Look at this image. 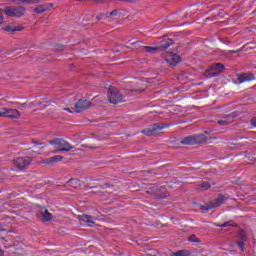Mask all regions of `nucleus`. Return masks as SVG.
Instances as JSON below:
<instances>
[{"mask_svg":"<svg viewBox=\"0 0 256 256\" xmlns=\"http://www.w3.org/2000/svg\"><path fill=\"white\" fill-rule=\"evenodd\" d=\"M67 106L68 107L63 108L64 111H68V113H81L91 107V102L88 100H79L75 104L68 102Z\"/></svg>","mask_w":256,"mask_h":256,"instance_id":"nucleus-1","label":"nucleus"},{"mask_svg":"<svg viewBox=\"0 0 256 256\" xmlns=\"http://www.w3.org/2000/svg\"><path fill=\"white\" fill-rule=\"evenodd\" d=\"M50 145L57 150V153H61V151H71V149H73V145L62 138H56L50 141Z\"/></svg>","mask_w":256,"mask_h":256,"instance_id":"nucleus-2","label":"nucleus"},{"mask_svg":"<svg viewBox=\"0 0 256 256\" xmlns=\"http://www.w3.org/2000/svg\"><path fill=\"white\" fill-rule=\"evenodd\" d=\"M182 145H196L199 143H209V138L205 134H196L181 141Z\"/></svg>","mask_w":256,"mask_h":256,"instance_id":"nucleus-3","label":"nucleus"},{"mask_svg":"<svg viewBox=\"0 0 256 256\" xmlns=\"http://www.w3.org/2000/svg\"><path fill=\"white\" fill-rule=\"evenodd\" d=\"M108 101L109 103H112V105H117L118 103H123V101H125V96H123L121 91L110 87L108 92Z\"/></svg>","mask_w":256,"mask_h":256,"instance_id":"nucleus-4","label":"nucleus"},{"mask_svg":"<svg viewBox=\"0 0 256 256\" xmlns=\"http://www.w3.org/2000/svg\"><path fill=\"white\" fill-rule=\"evenodd\" d=\"M32 161L33 160L29 156L18 157L13 161V165L14 167H17V169H20V171H22V169H25V167H29Z\"/></svg>","mask_w":256,"mask_h":256,"instance_id":"nucleus-5","label":"nucleus"},{"mask_svg":"<svg viewBox=\"0 0 256 256\" xmlns=\"http://www.w3.org/2000/svg\"><path fill=\"white\" fill-rule=\"evenodd\" d=\"M166 127H167V125H165L163 123H156V124L152 125L151 127L144 129L142 131V133L144 135H148V136L157 135V133H159V131L166 129Z\"/></svg>","mask_w":256,"mask_h":256,"instance_id":"nucleus-6","label":"nucleus"},{"mask_svg":"<svg viewBox=\"0 0 256 256\" xmlns=\"http://www.w3.org/2000/svg\"><path fill=\"white\" fill-rule=\"evenodd\" d=\"M208 77H217L220 73H223V64L217 63L207 70Z\"/></svg>","mask_w":256,"mask_h":256,"instance_id":"nucleus-7","label":"nucleus"},{"mask_svg":"<svg viewBox=\"0 0 256 256\" xmlns=\"http://www.w3.org/2000/svg\"><path fill=\"white\" fill-rule=\"evenodd\" d=\"M165 61L166 63H169V65L175 66L178 63H181V56L170 53L165 57Z\"/></svg>","mask_w":256,"mask_h":256,"instance_id":"nucleus-8","label":"nucleus"},{"mask_svg":"<svg viewBox=\"0 0 256 256\" xmlns=\"http://www.w3.org/2000/svg\"><path fill=\"white\" fill-rule=\"evenodd\" d=\"M6 117L9 119H19L21 117V113L17 109L6 108Z\"/></svg>","mask_w":256,"mask_h":256,"instance_id":"nucleus-9","label":"nucleus"},{"mask_svg":"<svg viewBox=\"0 0 256 256\" xmlns=\"http://www.w3.org/2000/svg\"><path fill=\"white\" fill-rule=\"evenodd\" d=\"M239 83H247L249 81H255L253 73H244L238 77Z\"/></svg>","mask_w":256,"mask_h":256,"instance_id":"nucleus-10","label":"nucleus"},{"mask_svg":"<svg viewBox=\"0 0 256 256\" xmlns=\"http://www.w3.org/2000/svg\"><path fill=\"white\" fill-rule=\"evenodd\" d=\"M80 221H83V223H87L88 227H93L95 225V218H93L90 215H81L79 216Z\"/></svg>","mask_w":256,"mask_h":256,"instance_id":"nucleus-11","label":"nucleus"},{"mask_svg":"<svg viewBox=\"0 0 256 256\" xmlns=\"http://www.w3.org/2000/svg\"><path fill=\"white\" fill-rule=\"evenodd\" d=\"M51 7H53V4H44V5H40L37 6L34 11L35 13H45V11H49V9H51Z\"/></svg>","mask_w":256,"mask_h":256,"instance_id":"nucleus-12","label":"nucleus"},{"mask_svg":"<svg viewBox=\"0 0 256 256\" xmlns=\"http://www.w3.org/2000/svg\"><path fill=\"white\" fill-rule=\"evenodd\" d=\"M218 123H219V125H222V126L229 125V123H233V116H231V115L225 116V117L221 118L218 121Z\"/></svg>","mask_w":256,"mask_h":256,"instance_id":"nucleus-13","label":"nucleus"},{"mask_svg":"<svg viewBox=\"0 0 256 256\" xmlns=\"http://www.w3.org/2000/svg\"><path fill=\"white\" fill-rule=\"evenodd\" d=\"M40 218L42 221H49L51 219V213L45 208L41 209Z\"/></svg>","mask_w":256,"mask_h":256,"instance_id":"nucleus-14","label":"nucleus"},{"mask_svg":"<svg viewBox=\"0 0 256 256\" xmlns=\"http://www.w3.org/2000/svg\"><path fill=\"white\" fill-rule=\"evenodd\" d=\"M171 45H173V40L167 38L160 43L159 47L161 49H168V47H171Z\"/></svg>","mask_w":256,"mask_h":256,"instance_id":"nucleus-15","label":"nucleus"},{"mask_svg":"<svg viewBox=\"0 0 256 256\" xmlns=\"http://www.w3.org/2000/svg\"><path fill=\"white\" fill-rule=\"evenodd\" d=\"M26 12L24 7L18 6L14 8V17H21Z\"/></svg>","mask_w":256,"mask_h":256,"instance_id":"nucleus-16","label":"nucleus"},{"mask_svg":"<svg viewBox=\"0 0 256 256\" xmlns=\"http://www.w3.org/2000/svg\"><path fill=\"white\" fill-rule=\"evenodd\" d=\"M59 161H63V156L61 155H56L54 157L49 158L47 161L44 163L50 164V163H59Z\"/></svg>","mask_w":256,"mask_h":256,"instance_id":"nucleus-17","label":"nucleus"},{"mask_svg":"<svg viewBox=\"0 0 256 256\" xmlns=\"http://www.w3.org/2000/svg\"><path fill=\"white\" fill-rule=\"evenodd\" d=\"M8 2L19 5V3H39V0H8Z\"/></svg>","mask_w":256,"mask_h":256,"instance_id":"nucleus-18","label":"nucleus"},{"mask_svg":"<svg viewBox=\"0 0 256 256\" xmlns=\"http://www.w3.org/2000/svg\"><path fill=\"white\" fill-rule=\"evenodd\" d=\"M223 202L221 200H213L209 206H206V211H209V209H215V207H219Z\"/></svg>","mask_w":256,"mask_h":256,"instance_id":"nucleus-19","label":"nucleus"},{"mask_svg":"<svg viewBox=\"0 0 256 256\" xmlns=\"http://www.w3.org/2000/svg\"><path fill=\"white\" fill-rule=\"evenodd\" d=\"M3 30L7 31V33H15V31H21V28L13 27L12 25H8L6 27H3Z\"/></svg>","mask_w":256,"mask_h":256,"instance_id":"nucleus-20","label":"nucleus"},{"mask_svg":"<svg viewBox=\"0 0 256 256\" xmlns=\"http://www.w3.org/2000/svg\"><path fill=\"white\" fill-rule=\"evenodd\" d=\"M4 13L8 16V17H15V8L13 7H6L4 9Z\"/></svg>","mask_w":256,"mask_h":256,"instance_id":"nucleus-21","label":"nucleus"},{"mask_svg":"<svg viewBox=\"0 0 256 256\" xmlns=\"http://www.w3.org/2000/svg\"><path fill=\"white\" fill-rule=\"evenodd\" d=\"M69 183L72 185V187H74L75 189H77V187H81V180L79 179H71L69 180Z\"/></svg>","mask_w":256,"mask_h":256,"instance_id":"nucleus-22","label":"nucleus"},{"mask_svg":"<svg viewBox=\"0 0 256 256\" xmlns=\"http://www.w3.org/2000/svg\"><path fill=\"white\" fill-rule=\"evenodd\" d=\"M159 49L158 47L153 46H143V50L146 51V53H155Z\"/></svg>","mask_w":256,"mask_h":256,"instance_id":"nucleus-23","label":"nucleus"},{"mask_svg":"<svg viewBox=\"0 0 256 256\" xmlns=\"http://www.w3.org/2000/svg\"><path fill=\"white\" fill-rule=\"evenodd\" d=\"M173 256H189V252L187 250H180L172 253Z\"/></svg>","mask_w":256,"mask_h":256,"instance_id":"nucleus-24","label":"nucleus"},{"mask_svg":"<svg viewBox=\"0 0 256 256\" xmlns=\"http://www.w3.org/2000/svg\"><path fill=\"white\" fill-rule=\"evenodd\" d=\"M188 241H190V243H199V238L195 235H191L189 238H188Z\"/></svg>","mask_w":256,"mask_h":256,"instance_id":"nucleus-25","label":"nucleus"},{"mask_svg":"<svg viewBox=\"0 0 256 256\" xmlns=\"http://www.w3.org/2000/svg\"><path fill=\"white\" fill-rule=\"evenodd\" d=\"M7 113H6V108H1L0 109V117H6Z\"/></svg>","mask_w":256,"mask_h":256,"instance_id":"nucleus-26","label":"nucleus"},{"mask_svg":"<svg viewBox=\"0 0 256 256\" xmlns=\"http://www.w3.org/2000/svg\"><path fill=\"white\" fill-rule=\"evenodd\" d=\"M238 247H240L241 251H245V243L238 242Z\"/></svg>","mask_w":256,"mask_h":256,"instance_id":"nucleus-27","label":"nucleus"},{"mask_svg":"<svg viewBox=\"0 0 256 256\" xmlns=\"http://www.w3.org/2000/svg\"><path fill=\"white\" fill-rule=\"evenodd\" d=\"M211 187V185H209L208 183H202V189H209Z\"/></svg>","mask_w":256,"mask_h":256,"instance_id":"nucleus-28","label":"nucleus"},{"mask_svg":"<svg viewBox=\"0 0 256 256\" xmlns=\"http://www.w3.org/2000/svg\"><path fill=\"white\" fill-rule=\"evenodd\" d=\"M115 15H117V10H114V11L109 13V17H113Z\"/></svg>","mask_w":256,"mask_h":256,"instance_id":"nucleus-29","label":"nucleus"},{"mask_svg":"<svg viewBox=\"0 0 256 256\" xmlns=\"http://www.w3.org/2000/svg\"><path fill=\"white\" fill-rule=\"evenodd\" d=\"M217 227H229V222H226V223L221 224V225H217Z\"/></svg>","mask_w":256,"mask_h":256,"instance_id":"nucleus-30","label":"nucleus"},{"mask_svg":"<svg viewBox=\"0 0 256 256\" xmlns=\"http://www.w3.org/2000/svg\"><path fill=\"white\" fill-rule=\"evenodd\" d=\"M251 125H252L253 127H256V118H253V119L251 120Z\"/></svg>","mask_w":256,"mask_h":256,"instance_id":"nucleus-31","label":"nucleus"},{"mask_svg":"<svg viewBox=\"0 0 256 256\" xmlns=\"http://www.w3.org/2000/svg\"><path fill=\"white\" fill-rule=\"evenodd\" d=\"M3 23V13L2 11L0 10V24Z\"/></svg>","mask_w":256,"mask_h":256,"instance_id":"nucleus-32","label":"nucleus"},{"mask_svg":"<svg viewBox=\"0 0 256 256\" xmlns=\"http://www.w3.org/2000/svg\"><path fill=\"white\" fill-rule=\"evenodd\" d=\"M4 254H3V250H0V256H3Z\"/></svg>","mask_w":256,"mask_h":256,"instance_id":"nucleus-33","label":"nucleus"},{"mask_svg":"<svg viewBox=\"0 0 256 256\" xmlns=\"http://www.w3.org/2000/svg\"><path fill=\"white\" fill-rule=\"evenodd\" d=\"M35 143V145H40L38 142H34Z\"/></svg>","mask_w":256,"mask_h":256,"instance_id":"nucleus-34","label":"nucleus"},{"mask_svg":"<svg viewBox=\"0 0 256 256\" xmlns=\"http://www.w3.org/2000/svg\"><path fill=\"white\" fill-rule=\"evenodd\" d=\"M97 19H101V16H97Z\"/></svg>","mask_w":256,"mask_h":256,"instance_id":"nucleus-35","label":"nucleus"},{"mask_svg":"<svg viewBox=\"0 0 256 256\" xmlns=\"http://www.w3.org/2000/svg\"><path fill=\"white\" fill-rule=\"evenodd\" d=\"M230 53H235V51H230Z\"/></svg>","mask_w":256,"mask_h":256,"instance_id":"nucleus-36","label":"nucleus"}]
</instances>
